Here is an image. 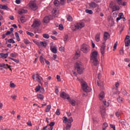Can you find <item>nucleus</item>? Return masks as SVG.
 <instances>
[{
	"mask_svg": "<svg viewBox=\"0 0 130 130\" xmlns=\"http://www.w3.org/2000/svg\"><path fill=\"white\" fill-rule=\"evenodd\" d=\"M98 52L96 51H93L91 53L90 55V62L95 67H96L98 64Z\"/></svg>",
	"mask_w": 130,
	"mask_h": 130,
	"instance_id": "obj_1",
	"label": "nucleus"
},
{
	"mask_svg": "<svg viewBox=\"0 0 130 130\" xmlns=\"http://www.w3.org/2000/svg\"><path fill=\"white\" fill-rule=\"evenodd\" d=\"M77 80L80 82L81 88L84 92H86V93H88V92H91V88L88 86V84H87L83 79L77 78Z\"/></svg>",
	"mask_w": 130,
	"mask_h": 130,
	"instance_id": "obj_2",
	"label": "nucleus"
},
{
	"mask_svg": "<svg viewBox=\"0 0 130 130\" xmlns=\"http://www.w3.org/2000/svg\"><path fill=\"white\" fill-rule=\"evenodd\" d=\"M75 69L77 71V73L81 75L84 73L85 70V67H84V64L81 62H77L75 65Z\"/></svg>",
	"mask_w": 130,
	"mask_h": 130,
	"instance_id": "obj_3",
	"label": "nucleus"
},
{
	"mask_svg": "<svg viewBox=\"0 0 130 130\" xmlns=\"http://www.w3.org/2000/svg\"><path fill=\"white\" fill-rule=\"evenodd\" d=\"M83 27H85L84 22H78L76 24L72 25L71 29L73 31H77V30H81Z\"/></svg>",
	"mask_w": 130,
	"mask_h": 130,
	"instance_id": "obj_4",
	"label": "nucleus"
},
{
	"mask_svg": "<svg viewBox=\"0 0 130 130\" xmlns=\"http://www.w3.org/2000/svg\"><path fill=\"white\" fill-rule=\"evenodd\" d=\"M81 50L83 51L84 53H87L90 51V46L86 44H83L81 47Z\"/></svg>",
	"mask_w": 130,
	"mask_h": 130,
	"instance_id": "obj_5",
	"label": "nucleus"
},
{
	"mask_svg": "<svg viewBox=\"0 0 130 130\" xmlns=\"http://www.w3.org/2000/svg\"><path fill=\"white\" fill-rule=\"evenodd\" d=\"M29 7L32 11H36V10L38 9V6H37L36 3H35V2H34V1H30L29 2Z\"/></svg>",
	"mask_w": 130,
	"mask_h": 130,
	"instance_id": "obj_6",
	"label": "nucleus"
},
{
	"mask_svg": "<svg viewBox=\"0 0 130 130\" xmlns=\"http://www.w3.org/2000/svg\"><path fill=\"white\" fill-rule=\"evenodd\" d=\"M41 24V21L39 20V19H35L34 21L33 24H32V27H34V28L36 27H39L40 26V24Z\"/></svg>",
	"mask_w": 130,
	"mask_h": 130,
	"instance_id": "obj_7",
	"label": "nucleus"
},
{
	"mask_svg": "<svg viewBox=\"0 0 130 130\" xmlns=\"http://www.w3.org/2000/svg\"><path fill=\"white\" fill-rule=\"evenodd\" d=\"M105 108L103 107L101 108V115L102 118H106L107 117V114H106Z\"/></svg>",
	"mask_w": 130,
	"mask_h": 130,
	"instance_id": "obj_8",
	"label": "nucleus"
},
{
	"mask_svg": "<svg viewBox=\"0 0 130 130\" xmlns=\"http://www.w3.org/2000/svg\"><path fill=\"white\" fill-rule=\"evenodd\" d=\"M60 96L63 99H67V100L70 99V95H69V94H67V93L64 92V91H62L60 93Z\"/></svg>",
	"mask_w": 130,
	"mask_h": 130,
	"instance_id": "obj_9",
	"label": "nucleus"
},
{
	"mask_svg": "<svg viewBox=\"0 0 130 130\" xmlns=\"http://www.w3.org/2000/svg\"><path fill=\"white\" fill-rule=\"evenodd\" d=\"M106 47V45H105V42L103 43V45L101 47V52L102 54H104L105 53V48Z\"/></svg>",
	"mask_w": 130,
	"mask_h": 130,
	"instance_id": "obj_10",
	"label": "nucleus"
},
{
	"mask_svg": "<svg viewBox=\"0 0 130 130\" xmlns=\"http://www.w3.org/2000/svg\"><path fill=\"white\" fill-rule=\"evenodd\" d=\"M9 56V53L4 54V53H0V58H3V59H5L7 58Z\"/></svg>",
	"mask_w": 130,
	"mask_h": 130,
	"instance_id": "obj_11",
	"label": "nucleus"
},
{
	"mask_svg": "<svg viewBox=\"0 0 130 130\" xmlns=\"http://www.w3.org/2000/svg\"><path fill=\"white\" fill-rule=\"evenodd\" d=\"M114 25V20L112 18H110L108 20V26L112 27Z\"/></svg>",
	"mask_w": 130,
	"mask_h": 130,
	"instance_id": "obj_12",
	"label": "nucleus"
},
{
	"mask_svg": "<svg viewBox=\"0 0 130 130\" xmlns=\"http://www.w3.org/2000/svg\"><path fill=\"white\" fill-rule=\"evenodd\" d=\"M52 13L55 18H56L58 16V11H57L56 9L53 10Z\"/></svg>",
	"mask_w": 130,
	"mask_h": 130,
	"instance_id": "obj_13",
	"label": "nucleus"
},
{
	"mask_svg": "<svg viewBox=\"0 0 130 130\" xmlns=\"http://www.w3.org/2000/svg\"><path fill=\"white\" fill-rule=\"evenodd\" d=\"M89 6L90 8V9H92V8H97V7H98V5H97L96 3L94 2H91L89 4Z\"/></svg>",
	"mask_w": 130,
	"mask_h": 130,
	"instance_id": "obj_14",
	"label": "nucleus"
},
{
	"mask_svg": "<svg viewBox=\"0 0 130 130\" xmlns=\"http://www.w3.org/2000/svg\"><path fill=\"white\" fill-rule=\"evenodd\" d=\"M0 67L4 68V69H10V68H11L12 66H9L8 64L0 63Z\"/></svg>",
	"mask_w": 130,
	"mask_h": 130,
	"instance_id": "obj_15",
	"label": "nucleus"
},
{
	"mask_svg": "<svg viewBox=\"0 0 130 130\" xmlns=\"http://www.w3.org/2000/svg\"><path fill=\"white\" fill-rule=\"evenodd\" d=\"M110 7L112 9L113 12H115L116 11H119L120 9L119 6L117 5H114L113 7L110 6Z\"/></svg>",
	"mask_w": 130,
	"mask_h": 130,
	"instance_id": "obj_16",
	"label": "nucleus"
},
{
	"mask_svg": "<svg viewBox=\"0 0 130 130\" xmlns=\"http://www.w3.org/2000/svg\"><path fill=\"white\" fill-rule=\"evenodd\" d=\"M68 101L72 106H76V104L77 103L76 102V101H75V100L69 99L68 100Z\"/></svg>",
	"mask_w": 130,
	"mask_h": 130,
	"instance_id": "obj_17",
	"label": "nucleus"
},
{
	"mask_svg": "<svg viewBox=\"0 0 130 130\" xmlns=\"http://www.w3.org/2000/svg\"><path fill=\"white\" fill-rule=\"evenodd\" d=\"M109 38V34L107 32H105L104 34V40L106 41L107 39Z\"/></svg>",
	"mask_w": 130,
	"mask_h": 130,
	"instance_id": "obj_18",
	"label": "nucleus"
},
{
	"mask_svg": "<svg viewBox=\"0 0 130 130\" xmlns=\"http://www.w3.org/2000/svg\"><path fill=\"white\" fill-rule=\"evenodd\" d=\"M100 33H98L95 36V40L96 42H99L100 41Z\"/></svg>",
	"mask_w": 130,
	"mask_h": 130,
	"instance_id": "obj_19",
	"label": "nucleus"
},
{
	"mask_svg": "<svg viewBox=\"0 0 130 130\" xmlns=\"http://www.w3.org/2000/svg\"><path fill=\"white\" fill-rule=\"evenodd\" d=\"M36 79H37V81L38 82H39V83L40 84L41 83V81H42L43 80V79L42 78V77H41L40 76H39V75L37 74L36 75Z\"/></svg>",
	"mask_w": 130,
	"mask_h": 130,
	"instance_id": "obj_20",
	"label": "nucleus"
},
{
	"mask_svg": "<svg viewBox=\"0 0 130 130\" xmlns=\"http://www.w3.org/2000/svg\"><path fill=\"white\" fill-rule=\"evenodd\" d=\"M71 127H72V123H68L66 127L63 128V130H71Z\"/></svg>",
	"mask_w": 130,
	"mask_h": 130,
	"instance_id": "obj_21",
	"label": "nucleus"
},
{
	"mask_svg": "<svg viewBox=\"0 0 130 130\" xmlns=\"http://www.w3.org/2000/svg\"><path fill=\"white\" fill-rule=\"evenodd\" d=\"M104 98V92L102 91L100 94H99V99L100 100H103V99Z\"/></svg>",
	"mask_w": 130,
	"mask_h": 130,
	"instance_id": "obj_22",
	"label": "nucleus"
},
{
	"mask_svg": "<svg viewBox=\"0 0 130 130\" xmlns=\"http://www.w3.org/2000/svg\"><path fill=\"white\" fill-rule=\"evenodd\" d=\"M121 93L123 95H124L125 96H129V94L127 93V92L125 89H122L121 90Z\"/></svg>",
	"mask_w": 130,
	"mask_h": 130,
	"instance_id": "obj_23",
	"label": "nucleus"
},
{
	"mask_svg": "<svg viewBox=\"0 0 130 130\" xmlns=\"http://www.w3.org/2000/svg\"><path fill=\"white\" fill-rule=\"evenodd\" d=\"M46 59L43 58V55H41L40 57V61L42 63V64H44V60Z\"/></svg>",
	"mask_w": 130,
	"mask_h": 130,
	"instance_id": "obj_24",
	"label": "nucleus"
},
{
	"mask_svg": "<svg viewBox=\"0 0 130 130\" xmlns=\"http://www.w3.org/2000/svg\"><path fill=\"white\" fill-rule=\"evenodd\" d=\"M18 13L19 15H22V14H26L27 13V10L25 9H21L19 11Z\"/></svg>",
	"mask_w": 130,
	"mask_h": 130,
	"instance_id": "obj_25",
	"label": "nucleus"
},
{
	"mask_svg": "<svg viewBox=\"0 0 130 130\" xmlns=\"http://www.w3.org/2000/svg\"><path fill=\"white\" fill-rule=\"evenodd\" d=\"M51 50L53 53H56L57 52V49H56V47H55L51 48Z\"/></svg>",
	"mask_w": 130,
	"mask_h": 130,
	"instance_id": "obj_26",
	"label": "nucleus"
},
{
	"mask_svg": "<svg viewBox=\"0 0 130 130\" xmlns=\"http://www.w3.org/2000/svg\"><path fill=\"white\" fill-rule=\"evenodd\" d=\"M37 97L38 99H40L41 100H43V99H44V96L41 94L37 95Z\"/></svg>",
	"mask_w": 130,
	"mask_h": 130,
	"instance_id": "obj_27",
	"label": "nucleus"
},
{
	"mask_svg": "<svg viewBox=\"0 0 130 130\" xmlns=\"http://www.w3.org/2000/svg\"><path fill=\"white\" fill-rule=\"evenodd\" d=\"M43 21L44 23H48L49 22V17L48 16H45Z\"/></svg>",
	"mask_w": 130,
	"mask_h": 130,
	"instance_id": "obj_28",
	"label": "nucleus"
},
{
	"mask_svg": "<svg viewBox=\"0 0 130 130\" xmlns=\"http://www.w3.org/2000/svg\"><path fill=\"white\" fill-rule=\"evenodd\" d=\"M130 44V40H125V46L127 47L129 46Z\"/></svg>",
	"mask_w": 130,
	"mask_h": 130,
	"instance_id": "obj_29",
	"label": "nucleus"
},
{
	"mask_svg": "<svg viewBox=\"0 0 130 130\" xmlns=\"http://www.w3.org/2000/svg\"><path fill=\"white\" fill-rule=\"evenodd\" d=\"M40 45L41 46H44V47H45L47 46V44L46 43V42H40Z\"/></svg>",
	"mask_w": 130,
	"mask_h": 130,
	"instance_id": "obj_30",
	"label": "nucleus"
},
{
	"mask_svg": "<svg viewBox=\"0 0 130 130\" xmlns=\"http://www.w3.org/2000/svg\"><path fill=\"white\" fill-rule=\"evenodd\" d=\"M0 9H2V10H8V7L6 5H0Z\"/></svg>",
	"mask_w": 130,
	"mask_h": 130,
	"instance_id": "obj_31",
	"label": "nucleus"
},
{
	"mask_svg": "<svg viewBox=\"0 0 130 130\" xmlns=\"http://www.w3.org/2000/svg\"><path fill=\"white\" fill-rule=\"evenodd\" d=\"M67 18L68 21H69V22H72V21H73V17H72V16L67 15Z\"/></svg>",
	"mask_w": 130,
	"mask_h": 130,
	"instance_id": "obj_32",
	"label": "nucleus"
},
{
	"mask_svg": "<svg viewBox=\"0 0 130 130\" xmlns=\"http://www.w3.org/2000/svg\"><path fill=\"white\" fill-rule=\"evenodd\" d=\"M54 5L56 6V7H58V6H59V1H57V0H55L54 1Z\"/></svg>",
	"mask_w": 130,
	"mask_h": 130,
	"instance_id": "obj_33",
	"label": "nucleus"
},
{
	"mask_svg": "<svg viewBox=\"0 0 130 130\" xmlns=\"http://www.w3.org/2000/svg\"><path fill=\"white\" fill-rule=\"evenodd\" d=\"M51 108V106L50 105H48L47 106V108L45 110V111L46 112H49V111H50V109Z\"/></svg>",
	"mask_w": 130,
	"mask_h": 130,
	"instance_id": "obj_34",
	"label": "nucleus"
},
{
	"mask_svg": "<svg viewBox=\"0 0 130 130\" xmlns=\"http://www.w3.org/2000/svg\"><path fill=\"white\" fill-rule=\"evenodd\" d=\"M23 42L24 43H25L26 45L28 44H29L30 43V41H29V40H28V39H24L23 40Z\"/></svg>",
	"mask_w": 130,
	"mask_h": 130,
	"instance_id": "obj_35",
	"label": "nucleus"
},
{
	"mask_svg": "<svg viewBox=\"0 0 130 130\" xmlns=\"http://www.w3.org/2000/svg\"><path fill=\"white\" fill-rule=\"evenodd\" d=\"M40 89H41V86H40V85L37 86L35 88L36 92H39V91H40Z\"/></svg>",
	"mask_w": 130,
	"mask_h": 130,
	"instance_id": "obj_36",
	"label": "nucleus"
},
{
	"mask_svg": "<svg viewBox=\"0 0 130 130\" xmlns=\"http://www.w3.org/2000/svg\"><path fill=\"white\" fill-rule=\"evenodd\" d=\"M43 37L44 38H46V39H48V38H49V35L47 34H43Z\"/></svg>",
	"mask_w": 130,
	"mask_h": 130,
	"instance_id": "obj_37",
	"label": "nucleus"
},
{
	"mask_svg": "<svg viewBox=\"0 0 130 130\" xmlns=\"http://www.w3.org/2000/svg\"><path fill=\"white\" fill-rule=\"evenodd\" d=\"M86 13H87V14H89V15H92V14H93V11L92 10H85Z\"/></svg>",
	"mask_w": 130,
	"mask_h": 130,
	"instance_id": "obj_38",
	"label": "nucleus"
},
{
	"mask_svg": "<svg viewBox=\"0 0 130 130\" xmlns=\"http://www.w3.org/2000/svg\"><path fill=\"white\" fill-rule=\"evenodd\" d=\"M115 114H116V116H117V117H119V116H120L121 115V111H119L117 112Z\"/></svg>",
	"mask_w": 130,
	"mask_h": 130,
	"instance_id": "obj_39",
	"label": "nucleus"
},
{
	"mask_svg": "<svg viewBox=\"0 0 130 130\" xmlns=\"http://www.w3.org/2000/svg\"><path fill=\"white\" fill-rule=\"evenodd\" d=\"M26 34L30 36V37H33V36H34V34H33L32 32H29L28 31H26Z\"/></svg>",
	"mask_w": 130,
	"mask_h": 130,
	"instance_id": "obj_40",
	"label": "nucleus"
},
{
	"mask_svg": "<svg viewBox=\"0 0 130 130\" xmlns=\"http://www.w3.org/2000/svg\"><path fill=\"white\" fill-rule=\"evenodd\" d=\"M108 127V124L106 122L104 123L103 125V128H106V127Z\"/></svg>",
	"mask_w": 130,
	"mask_h": 130,
	"instance_id": "obj_41",
	"label": "nucleus"
},
{
	"mask_svg": "<svg viewBox=\"0 0 130 130\" xmlns=\"http://www.w3.org/2000/svg\"><path fill=\"white\" fill-rule=\"evenodd\" d=\"M10 59H11L12 60H13V61H15V62H16L17 63H19V60L17 59H14L13 58H9Z\"/></svg>",
	"mask_w": 130,
	"mask_h": 130,
	"instance_id": "obj_42",
	"label": "nucleus"
},
{
	"mask_svg": "<svg viewBox=\"0 0 130 130\" xmlns=\"http://www.w3.org/2000/svg\"><path fill=\"white\" fill-rule=\"evenodd\" d=\"M63 118H64V120H63V122L64 123H66L68 122L69 119H68V118L67 117H64Z\"/></svg>",
	"mask_w": 130,
	"mask_h": 130,
	"instance_id": "obj_43",
	"label": "nucleus"
},
{
	"mask_svg": "<svg viewBox=\"0 0 130 130\" xmlns=\"http://www.w3.org/2000/svg\"><path fill=\"white\" fill-rule=\"evenodd\" d=\"M78 57H80V53L76 52L75 53V58H78Z\"/></svg>",
	"mask_w": 130,
	"mask_h": 130,
	"instance_id": "obj_44",
	"label": "nucleus"
},
{
	"mask_svg": "<svg viewBox=\"0 0 130 130\" xmlns=\"http://www.w3.org/2000/svg\"><path fill=\"white\" fill-rule=\"evenodd\" d=\"M20 21L21 23H25V17L24 16L21 17L20 18Z\"/></svg>",
	"mask_w": 130,
	"mask_h": 130,
	"instance_id": "obj_45",
	"label": "nucleus"
},
{
	"mask_svg": "<svg viewBox=\"0 0 130 130\" xmlns=\"http://www.w3.org/2000/svg\"><path fill=\"white\" fill-rule=\"evenodd\" d=\"M18 56V54L17 53H12L11 54V56H12V57H16V56Z\"/></svg>",
	"mask_w": 130,
	"mask_h": 130,
	"instance_id": "obj_46",
	"label": "nucleus"
},
{
	"mask_svg": "<svg viewBox=\"0 0 130 130\" xmlns=\"http://www.w3.org/2000/svg\"><path fill=\"white\" fill-rule=\"evenodd\" d=\"M8 42H9V43H13V44H14V43H15V41H14L13 39H10L8 40Z\"/></svg>",
	"mask_w": 130,
	"mask_h": 130,
	"instance_id": "obj_47",
	"label": "nucleus"
},
{
	"mask_svg": "<svg viewBox=\"0 0 130 130\" xmlns=\"http://www.w3.org/2000/svg\"><path fill=\"white\" fill-rule=\"evenodd\" d=\"M116 47H117V42H116L114 45L113 50L114 51L115 49H116Z\"/></svg>",
	"mask_w": 130,
	"mask_h": 130,
	"instance_id": "obj_48",
	"label": "nucleus"
},
{
	"mask_svg": "<svg viewBox=\"0 0 130 130\" xmlns=\"http://www.w3.org/2000/svg\"><path fill=\"white\" fill-rule=\"evenodd\" d=\"M74 120H73V117H71L68 119V123H72Z\"/></svg>",
	"mask_w": 130,
	"mask_h": 130,
	"instance_id": "obj_49",
	"label": "nucleus"
},
{
	"mask_svg": "<svg viewBox=\"0 0 130 130\" xmlns=\"http://www.w3.org/2000/svg\"><path fill=\"white\" fill-rule=\"evenodd\" d=\"M118 102H119V103H120V102H122V101L123 100V99H122V98L121 97H119L117 99Z\"/></svg>",
	"mask_w": 130,
	"mask_h": 130,
	"instance_id": "obj_50",
	"label": "nucleus"
},
{
	"mask_svg": "<svg viewBox=\"0 0 130 130\" xmlns=\"http://www.w3.org/2000/svg\"><path fill=\"white\" fill-rule=\"evenodd\" d=\"M119 5L124 6L126 5V2H122V1H121V4H119Z\"/></svg>",
	"mask_w": 130,
	"mask_h": 130,
	"instance_id": "obj_51",
	"label": "nucleus"
},
{
	"mask_svg": "<svg viewBox=\"0 0 130 130\" xmlns=\"http://www.w3.org/2000/svg\"><path fill=\"white\" fill-rule=\"evenodd\" d=\"M119 17L121 19L123 18V13H120L118 15Z\"/></svg>",
	"mask_w": 130,
	"mask_h": 130,
	"instance_id": "obj_52",
	"label": "nucleus"
},
{
	"mask_svg": "<svg viewBox=\"0 0 130 130\" xmlns=\"http://www.w3.org/2000/svg\"><path fill=\"white\" fill-rule=\"evenodd\" d=\"M10 87H11V88H15V87H16V85H15V84L14 83H11Z\"/></svg>",
	"mask_w": 130,
	"mask_h": 130,
	"instance_id": "obj_53",
	"label": "nucleus"
},
{
	"mask_svg": "<svg viewBox=\"0 0 130 130\" xmlns=\"http://www.w3.org/2000/svg\"><path fill=\"white\" fill-rule=\"evenodd\" d=\"M59 30H63V26H62V24H59Z\"/></svg>",
	"mask_w": 130,
	"mask_h": 130,
	"instance_id": "obj_54",
	"label": "nucleus"
},
{
	"mask_svg": "<svg viewBox=\"0 0 130 130\" xmlns=\"http://www.w3.org/2000/svg\"><path fill=\"white\" fill-rule=\"evenodd\" d=\"M56 115H59L60 114V112H59V109H57L56 111Z\"/></svg>",
	"mask_w": 130,
	"mask_h": 130,
	"instance_id": "obj_55",
	"label": "nucleus"
},
{
	"mask_svg": "<svg viewBox=\"0 0 130 130\" xmlns=\"http://www.w3.org/2000/svg\"><path fill=\"white\" fill-rule=\"evenodd\" d=\"M69 39V36L68 35H66L64 38V41H67Z\"/></svg>",
	"mask_w": 130,
	"mask_h": 130,
	"instance_id": "obj_56",
	"label": "nucleus"
},
{
	"mask_svg": "<svg viewBox=\"0 0 130 130\" xmlns=\"http://www.w3.org/2000/svg\"><path fill=\"white\" fill-rule=\"evenodd\" d=\"M110 127H111V128L113 129L114 130H115V125H113V124H110Z\"/></svg>",
	"mask_w": 130,
	"mask_h": 130,
	"instance_id": "obj_57",
	"label": "nucleus"
},
{
	"mask_svg": "<svg viewBox=\"0 0 130 130\" xmlns=\"http://www.w3.org/2000/svg\"><path fill=\"white\" fill-rule=\"evenodd\" d=\"M61 5H64V3H66V0H60Z\"/></svg>",
	"mask_w": 130,
	"mask_h": 130,
	"instance_id": "obj_58",
	"label": "nucleus"
},
{
	"mask_svg": "<svg viewBox=\"0 0 130 130\" xmlns=\"http://www.w3.org/2000/svg\"><path fill=\"white\" fill-rule=\"evenodd\" d=\"M9 19L12 20H15V18L14 17V16L11 15L9 16Z\"/></svg>",
	"mask_w": 130,
	"mask_h": 130,
	"instance_id": "obj_59",
	"label": "nucleus"
},
{
	"mask_svg": "<svg viewBox=\"0 0 130 130\" xmlns=\"http://www.w3.org/2000/svg\"><path fill=\"white\" fill-rule=\"evenodd\" d=\"M40 91L41 93H44V91H45L44 88H41V89H40Z\"/></svg>",
	"mask_w": 130,
	"mask_h": 130,
	"instance_id": "obj_60",
	"label": "nucleus"
},
{
	"mask_svg": "<svg viewBox=\"0 0 130 130\" xmlns=\"http://www.w3.org/2000/svg\"><path fill=\"white\" fill-rule=\"evenodd\" d=\"M54 124H55V123H54V122H51L49 124V125H50V126L52 127V126H53V125H54Z\"/></svg>",
	"mask_w": 130,
	"mask_h": 130,
	"instance_id": "obj_61",
	"label": "nucleus"
},
{
	"mask_svg": "<svg viewBox=\"0 0 130 130\" xmlns=\"http://www.w3.org/2000/svg\"><path fill=\"white\" fill-rule=\"evenodd\" d=\"M124 52H123V49H121L120 50V54H121V55H123V54H124Z\"/></svg>",
	"mask_w": 130,
	"mask_h": 130,
	"instance_id": "obj_62",
	"label": "nucleus"
},
{
	"mask_svg": "<svg viewBox=\"0 0 130 130\" xmlns=\"http://www.w3.org/2000/svg\"><path fill=\"white\" fill-rule=\"evenodd\" d=\"M124 61H125L126 62H129V61H130L129 59H128V58H125V59H124Z\"/></svg>",
	"mask_w": 130,
	"mask_h": 130,
	"instance_id": "obj_63",
	"label": "nucleus"
},
{
	"mask_svg": "<svg viewBox=\"0 0 130 130\" xmlns=\"http://www.w3.org/2000/svg\"><path fill=\"white\" fill-rule=\"evenodd\" d=\"M103 104H104L105 106H108L107 104L106 103V101L105 100L103 101Z\"/></svg>",
	"mask_w": 130,
	"mask_h": 130,
	"instance_id": "obj_64",
	"label": "nucleus"
}]
</instances>
